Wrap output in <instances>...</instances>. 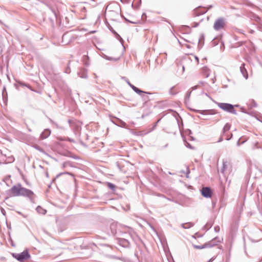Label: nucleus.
<instances>
[{
    "label": "nucleus",
    "instance_id": "bb28decb",
    "mask_svg": "<svg viewBox=\"0 0 262 262\" xmlns=\"http://www.w3.org/2000/svg\"><path fill=\"white\" fill-rule=\"evenodd\" d=\"M198 87H199V85H195V86L192 87L191 89H192V91H193V90H195L197 89V88Z\"/></svg>",
    "mask_w": 262,
    "mask_h": 262
},
{
    "label": "nucleus",
    "instance_id": "6ab92c4d",
    "mask_svg": "<svg viewBox=\"0 0 262 262\" xmlns=\"http://www.w3.org/2000/svg\"><path fill=\"white\" fill-rule=\"evenodd\" d=\"M34 147H35L36 149H37L38 150H39V151H41V152H42V151H43V149H42L41 147H40L39 146H38V145H35V146H34Z\"/></svg>",
    "mask_w": 262,
    "mask_h": 262
},
{
    "label": "nucleus",
    "instance_id": "20e7f679",
    "mask_svg": "<svg viewBox=\"0 0 262 262\" xmlns=\"http://www.w3.org/2000/svg\"><path fill=\"white\" fill-rule=\"evenodd\" d=\"M226 25V19L224 17H220L215 20L213 25V29L215 31H220L224 29Z\"/></svg>",
    "mask_w": 262,
    "mask_h": 262
},
{
    "label": "nucleus",
    "instance_id": "2f4dec72",
    "mask_svg": "<svg viewBox=\"0 0 262 262\" xmlns=\"http://www.w3.org/2000/svg\"><path fill=\"white\" fill-rule=\"evenodd\" d=\"M207 11V10H205V11H203V12H202L200 13V14H204V13H205Z\"/></svg>",
    "mask_w": 262,
    "mask_h": 262
},
{
    "label": "nucleus",
    "instance_id": "4be33fe9",
    "mask_svg": "<svg viewBox=\"0 0 262 262\" xmlns=\"http://www.w3.org/2000/svg\"><path fill=\"white\" fill-rule=\"evenodd\" d=\"M110 30H111V31H112V32H113L114 34H116V35L117 36H118L119 37H120V36H119V35L117 33V32H116L115 31H114V30L113 29V28H112V27H111V28H110Z\"/></svg>",
    "mask_w": 262,
    "mask_h": 262
},
{
    "label": "nucleus",
    "instance_id": "423d86ee",
    "mask_svg": "<svg viewBox=\"0 0 262 262\" xmlns=\"http://www.w3.org/2000/svg\"><path fill=\"white\" fill-rule=\"evenodd\" d=\"M201 194L205 198H211L212 196V191L209 187H205L202 189Z\"/></svg>",
    "mask_w": 262,
    "mask_h": 262
},
{
    "label": "nucleus",
    "instance_id": "473e14b6",
    "mask_svg": "<svg viewBox=\"0 0 262 262\" xmlns=\"http://www.w3.org/2000/svg\"><path fill=\"white\" fill-rule=\"evenodd\" d=\"M195 60H197V61L198 62H199V58L198 57H196V56H195Z\"/></svg>",
    "mask_w": 262,
    "mask_h": 262
},
{
    "label": "nucleus",
    "instance_id": "58836bf2",
    "mask_svg": "<svg viewBox=\"0 0 262 262\" xmlns=\"http://www.w3.org/2000/svg\"><path fill=\"white\" fill-rule=\"evenodd\" d=\"M230 138H226V140H229Z\"/></svg>",
    "mask_w": 262,
    "mask_h": 262
},
{
    "label": "nucleus",
    "instance_id": "72a5a7b5",
    "mask_svg": "<svg viewBox=\"0 0 262 262\" xmlns=\"http://www.w3.org/2000/svg\"><path fill=\"white\" fill-rule=\"evenodd\" d=\"M239 145H240V143H239V140H238V141H237V146H239Z\"/></svg>",
    "mask_w": 262,
    "mask_h": 262
},
{
    "label": "nucleus",
    "instance_id": "7c9ffc66",
    "mask_svg": "<svg viewBox=\"0 0 262 262\" xmlns=\"http://www.w3.org/2000/svg\"><path fill=\"white\" fill-rule=\"evenodd\" d=\"M223 141V138L222 137H220L219 139V141L218 142H222Z\"/></svg>",
    "mask_w": 262,
    "mask_h": 262
},
{
    "label": "nucleus",
    "instance_id": "1a4fd4ad",
    "mask_svg": "<svg viewBox=\"0 0 262 262\" xmlns=\"http://www.w3.org/2000/svg\"><path fill=\"white\" fill-rule=\"evenodd\" d=\"M240 71H241V72L243 76L246 79H247L248 77V75L247 70H246V68H245L244 63L242 64L241 66L240 67Z\"/></svg>",
    "mask_w": 262,
    "mask_h": 262
},
{
    "label": "nucleus",
    "instance_id": "4468645a",
    "mask_svg": "<svg viewBox=\"0 0 262 262\" xmlns=\"http://www.w3.org/2000/svg\"><path fill=\"white\" fill-rule=\"evenodd\" d=\"M36 211L41 214H45L47 212V210L40 206H38L36 208Z\"/></svg>",
    "mask_w": 262,
    "mask_h": 262
},
{
    "label": "nucleus",
    "instance_id": "c756f323",
    "mask_svg": "<svg viewBox=\"0 0 262 262\" xmlns=\"http://www.w3.org/2000/svg\"><path fill=\"white\" fill-rule=\"evenodd\" d=\"M121 124H122V125L123 127H125V126H126V123H125L124 122L121 121Z\"/></svg>",
    "mask_w": 262,
    "mask_h": 262
},
{
    "label": "nucleus",
    "instance_id": "ea45409f",
    "mask_svg": "<svg viewBox=\"0 0 262 262\" xmlns=\"http://www.w3.org/2000/svg\"><path fill=\"white\" fill-rule=\"evenodd\" d=\"M184 70H185V68H184V67L183 66V71H184Z\"/></svg>",
    "mask_w": 262,
    "mask_h": 262
},
{
    "label": "nucleus",
    "instance_id": "393cba45",
    "mask_svg": "<svg viewBox=\"0 0 262 262\" xmlns=\"http://www.w3.org/2000/svg\"><path fill=\"white\" fill-rule=\"evenodd\" d=\"M214 230L216 232H219L220 231V227L218 226L214 227Z\"/></svg>",
    "mask_w": 262,
    "mask_h": 262
},
{
    "label": "nucleus",
    "instance_id": "a211bd4d",
    "mask_svg": "<svg viewBox=\"0 0 262 262\" xmlns=\"http://www.w3.org/2000/svg\"><path fill=\"white\" fill-rule=\"evenodd\" d=\"M191 93V91L188 92L187 93V94H186V97H185V99L186 100H187V99L188 100L189 99V97L190 96Z\"/></svg>",
    "mask_w": 262,
    "mask_h": 262
},
{
    "label": "nucleus",
    "instance_id": "0eeeda50",
    "mask_svg": "<svg viewBox=\"0 0 262 262\" xmlns=\"http://www.w3.org/2000/svg\"><path fill=\"white\" fill-rule=\"evenodd\" d=\"M51 134L50 130L48 129H45L40 135V139L41 140L46 139Z\"/></svg>",
    "mask_w": 262,
    "mask_h": 262
},
{
    "label": "nucleus",
    "instance_id": "7ed1b4c3",
    "mask_svg": "<svg viewBox=\"0 0 262 262\" xmlns=\"http://www.w3.org/2000/svg\"><path fill=\"white\" fill-rule=\"evenodd\" d=\"M12 255L20 262H24L30 258V255L27 250H24L20 253H12Z\"/></svg>",
    "mask_w": 262,
    "mask_h": 262
},
{
    "label": "nucleus",
    "instance_id": "ddd939ff",
    "mask_svg": "<svg viewBox=\"0 0 262 262\" xmlns=\"http://www.w3.org/2000/svg\"><path fill=\"white\" fill-rule=\"evenodd\" d=\"M119 243L123 247H128L129 246V242L125 239H122L119 241Z\"/></svg>",
    "mask_w": 262,
    "mask_h": 262
},
{
    "label": "nucleus",
    "instance_id": "2eb2a0df",
    "mask_svg": "<svg viewBox=\"0 0 262 262\" xmlns=\"http://www.w3.org/2000/svg\"><path fill=\"white\" fill-rule=\"evenodd\" d=\"M230 128V125L229 123H226L223 128V133L228 131Z\"/></svg>",
    "mask_w": 262,
    "mask_h": 262
},
{
    "label": "nucleus",
    "instance_id": "412c9836",
    "mask_svg": "<svg viewBox=\"0 0 262 262\" xmlns=\"http://www.w3.org/2000/svg\"><path fill=\"white\" fill-rule=\"evenodd\" d=\"M108 187H109L110 188H111V189H114V188H115V186H114V185H113V184L110 183H109L108 184Z\"/></svg>",
    "mask_w": 262,
    "mask_h": 262
},
{
    "label": "nucleus",
    "instance_id": "79ce46f5",
    "mask_svg": "<svg viewBox=\"0 0 262 262\" xmlns=\"http://www.w3.org/2000/svg\"><path fill=\"white\" fill-rule=\"evenodd\" d=\"M71 121L70 120H69V122L70 123H71Z\"/></svg>",
    "mask_w": 262,
    "mask_h": 262
},
{
    "label": "nucleus",
    "instance_id": "a19ab883",
    "mask_svg": "<svg viewBox=\"0 0 262 262\" xmlns=\"http://www.w3.org/2000/svg\"><path fill=\"white\" fill-rule=\"evenodd\" d=\"M194 111H195V112H198L199 111H197V110H194Z\"/></svg>",
    "mask_w": 262,
    "mask_h": 262
},
{
    "label": "nucleus",
    "instance_id": "f03ea898",
    "mask_svg": "<svg viewBox=\"0 0 262 262\" xmlns=\"http://www.w3.org/2000/svg\"><path fill=\"white\" fill-rule=\"evenodd\" d=\"M220 242H221L220 239L219 237H216L214 238L213 239H212L211 241L208 242V243H205L204 245H196L192 244V246L194 248L196 249H204L205 248L212 247L216 245L217 244V243H220Z\"/></svg>",
    "mask_w": 262,
    "mask_h": 262
},
{
    "label": "nucleus",
    "instance_id": "b1692460",
    "mask_svg": "<svg viewBox=\"0 0 262 262\" xmlns=\"http://www.w3.org/2000/svg\"><path fill=\"white\" fill-rule=\"evenodd\" d=\"M110 30H111V31H112V32H113L114 34H116V35L117 36H118L119 37H120V36H119V35L117 33V32H116L115 31H114V30L113 29V28H112V27H111V28H110Z\"/></svg>",
    "mask_w": 262,
    "mask_h": 262
},
{
    "label": "nucleus",
    "instance_id": "c85d7f7f",
    "mask_svg": "<svg viewBox=\"0 0 262 262\" xmlns=\"http://www.w3.org/2000/svg\"><path fill=\"white\" fill-rule=\"evenodd\" d=\"M6 87L5 86H4L3 90V95H4V92H6Z\"/></svg>",
    "mask_w": 262,
    "mask_h": 262
},
{
    "label": "nucleus",
    "instance_id": "aec40b11",
    "mask_svg": "<svg viewBox=\"0 0 262 262\" xmlns=\"http://www.w3.org/2000/svg\"><path fill=\"white\" fill-rule=\"evenodd\" d=\"M226 162H224L223 163V167L222 169V172H224L225 167H226Z\"/></svg>",
    "mask_w": 262,
    "mask_h": 262
},
{
    "label": "nucleus",
    "instance_id": "9d476101",
    "mask_svg": "<svg viewBox=\"0 0 262 262\" xmlns=\"http://www.w3.org/2000/svg\"><path fill=\"white\" fill-rule=\"evenodd\" d=\"M78 75L81 78H86L88 77L87 70L84 69L80 70L78 73Z\"/></svg>",
    "mask_w": 262,
    "mask_h": 262
},
{
    "label": "nucleus",
    "instance_id": "c9c22d12",
    "mask_svg": "<svg viewBox=\"0 0 262 262\" xmlns=\"http://www.w3.org/2000/svg\"><path fill=\"white\" fill-rule=\"evenodd\" d=\"M62 174V173H61L59 174H58L57 176H56V178L58 177L59 176L61 175Z\"/></svg>",
    "mask_w": 262,
    "mask_h": 262
},
{
    "label": "nucleus",
    "instance_id": "f8f14e48",
    "mask_svg": "<svg viewBox=\"0 0 262 262\" xmlns=\"http://www.w3.org/2000/svg\"><path fill=\"white\" fill-rule=\"evenodd\" d=\"M248 105V107L250 109H252V108H254V107H255L257 106V104L253 99L250 100Z\"/></svg>",
    "mask_w": 262,
    "mask_h": 262
},
{
    "label": "nucleus",
    "instance_id": "f257e3e1",
    "mask_svg": "<svg viewBox=\"0 0 262 262\" xmlns=\"http://www.w3.org/2000/svg\"><path fill=\"white\" fill-rule=\"evenodd\" d=\"M10 192L13 196H23L31 199L34 195L33 191L23 187L20 184L12 186L10 189Z\"/></svg>",
    "mask_w": 262,
    "mask_h": 262
},
{
    "label": "nucleus",
    "instance_id": "f704fd0d",
    "mask_svg": "<svg viewBox=\"0 0 262 262\" xmlns=\"http://www.w3.org/2000/svg\"><path fill=\"white\" fill-rule=\"evenodd\" d=\"M239 32L241 33H242V34H243V33H243V31H242V30H239Z\"/></svg>",
    "mask_w": 262,
    "mask_h": 262
},
{
    "label": "nucleus",
    "instance_id": "e433bc0d",
    "mask_svg": "<svg viewBox=\"0 0 262 262\" xmlns=\"http://www.w3.org/2000/svg\"><path fill=\"white\" fill-rule=\"evenodd\" d=\"M138 1V2L139 3V4H141V0H137Z\"/></svg>",
    "mask_w": 262,
    "mask_h": 262
},
{
    "label": "nucleus",
    "instance_id": "39448f33",
    "mask_svg": "<svg viewBox=\"0 0 262 262\" xmlns=\"http://www.w3.org/2000/svg\"><path fill=\"white\" fill-rule=\"evenodd\" d=\"M218 106L223 110L233 114H236V111L234 110L233 106L229 103H218Z\"/></svg>",
    "mask_w": 262,
    "mask_h": 262
},
{
    "label": "nucleus",
    "instance_id": "5701e85b",
    "mask_svg": "<svg viewBox=\"0 0 262 262\" xmlns=\"http://www.w3.org/2000/svg\"><path fill=\"white\" fill-rule=\"evenodd\" d=\"M110 30H111V31H112V32H113L114 34H116V35L117 36H118L119 37H120V36H119V35L117 33V32H116L115 31H114V30L113 29V28H112V27H111V28H110Z\"/></svg>",
    "mask_w": 262,
    "mask_h": 262
},
{
    "label": "nucleus",
    "instance_id": "a878e982",
    "mask_svg": "<svg viewBox=\"0 0 262 262\" xmlns=\"http://www.w3.org/2000/svg\"><path fill=\"white\" fill-rule=\"evenodd\" d=\"M70 69L69 68V67H68L66 70H65V73H70Z\"/></svg>",
    "mask_w": 262,
    "mask_h": 262
},
{
    "label": "nucleus",
    "instance_id": "9b49d317",
    "mask_svg": "<svg viewBox=\"0 0 262 262\" xmlns=\"http://www.w3.org/2000/svg\"><path fill=\"white\" fill-rule=\"evenodd\" d=\"M194 224L191 222H188L186 223H183L181 224V227L184 229H189L191 227H193Z\"/></svg>",
    "mask_w": 262,
    "mask_h": 262
},
{
    "label": "nucleus",
    "instance_id": "4c0bfd02",
    "mask_svg": "<svg viewBox=\"0 0 262 262\" xmlns=\"http://www.w3.org/2000/svg\"><path fill=\"white\" fill-rule=\"evenodd\" d=\"M253 32H254V31H253V30H251V31H250V33H253Z\"/></svg>",
    "mask_w": 262,
    "mask_h": 262
},
{
    "label": "nucleus",
    "instance_id": "f3484780",
    "mask_svg": "<svg viewBox=\"0 0 262 262\" xmlns=\"http://www.w3.org/2000/svg\"><path fill=\"white\" fill-rule=\"evenodd\" d=\"M204 39V34H201L200 37V38H199V43H200L202 41H203Z\"/></svg>",
    "mask_w": 262,
    "mask_h": 262
},
{
    "label": "nucleus",
    "instance_id": "6e6552de",
    "mask_svg": "<svg viewBox=\"0 0 262 262\" xmlns=\"http://www.w3.org/2000/svg\"><path fill=\"white\" fill-rule=\"evenodd\" d=\"M128 84L129 85V86L134 90V92H135L136 93L140 95L142 93H146V92L140 90L138 88L136 87L132 84H131L129 81L127 82Z\"/></svg>",
    "mask_w": 262,
    "mask_h": 262
},
{
    "label": "nucleus",
    "instance_id": "dca6fc26",
    "mask_svg": "<svg viewBox=\"0 0 262 262\" xmlns=\"http://www.w3.org/2000/svg\"><path fill=\"white\" fill-rule=\"evenodd\" d=\"M203 71L204 72V75L205 76V77L207 78L209 76V73H208V69L207 68H204Z\"/></svg>",
    "mask_w": 262,
    "mask_h": 262
},
{
    "label": "nucleus",
    "instance_id": "cd10ccee",
    "mask_svg": "<svg viewBox=\"0 0 262 262\" xmlns=\"http://www.w3.org/2000/svg\"><path fill=\"white\" fill-rule=\"evenodd\" d=\"M204 83L205 82L204 81H200L198 85H199V86L200 85H203Z\"/></svg>",
    "mask_w": 262,
    "mask_h": 262
}]
</instances>
